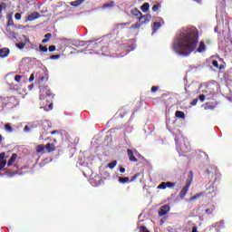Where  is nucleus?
<instances>
[{
    "label": "nucleus",
    "instance_id": "26",
    "mask_svg": "<svg viewBox=\"0 0 232 232\" xmlns=\"http://www.w3.org/2000/svg\"><path fill=\"white\" fill-rule=\"evenodd\" d=\"M5 130L7 132L12 133L13 132V128L11 127L10 123H6L5 126Z\"/></svg>",
    "mask_w": 232,
    "mask_h": 232
},
{
    "label": "nucleus",
    "instance_id": "7",
    "mask_svg": "<svg viewBox=\"0 0 232 232\" xmlns=\"http://www.w3.org/2000/svg\"><path fill=\"white\" fill-rule=\"evenodd\" d=\"M150 19H151L150 14H145L143 16H140V19H138V21H140L141 24L145 25L150 23Z\"/></svg>",
    "mask_w": 232,
    "mask_h": 232
},
{
    "label": "nucleus",
    "instance_id": "6",
    "mask_svg": "<svg viewBox=\"0 0 232 232\" xmlns=\"http://www.w3.org/2000/svg\"><path fill=\"white\" fill-rule=\"evenodd\" d=\"M170 211V206L169 205H163L159 209V217H164Z\"/></svg>",
    "mask_w": 232,
    "mask_h": 232
},
{
    "label": "nucleus",
    "instance_id": "28",
    "mask_svg": "<svg viewBox=\"0 0 232 232\" xmlns=\"http://www.w3.org/2000/svg\"><path fill=\"white\" fill-rule=\"evenodd\" d=\"M176 187L175 182H166V188H174Z\"/></svg>",
    "mask_w": 232,
    "mask_h": 232
},
{
    "label": "nucleus",
    "instance_id": "54",
    "mask_svg": "<svg viewBox=\"0 0 232 232\" xmlns=\"http://www.w3.org/2000/svg\"><path fill=\"white\" fill-rule=\"evenodd\" d=\"M136 154H137L138 156H140V158L144 159V157L141 156V154H140V152L136 151Z\"/></svg>",
    "mask_w": 232,
    "mask_h": 232
},
{
    "label": "nucleus",
    "instance_id": "44",
    "mask_svg": "<svg viewBox=\"0 0 232 232\" xmlns=\"http://www.w3.org/2000/svg\"><path fill=\"white\" fill-rule=\"evenodd\" d=\"M166 220H167L166 217L161 218V219L160 221V226H162L165 223Z\"/></svg>",
    "mask_w": 232,
    "mask_h": 232
},
{
    "label": "nucleus",
    "instance_id": "21",
    "mask_svg": "<svg viewBox=\"0 0 232 232\" xmlns=\"http://www.w3.org/2000/svg\"><path fill=\"white\" fill-rule=\"evenodd\" d=\"M143 24L140 22H137L136 24H133L129 29H140Z\"/></svg>",
    "mask_w": 232,
    "mask_h": 232
},
{
    "label": "nucleus",
    "instance_id": "10",
    "mask_svg": "<svg viewBox=\"0 0 232 232\" xmlns=\"http://www.w3.org/2000/svg\"><path fill=\"white\" fill-rule=\"evenodd\" d=\"M196 52L199 53L207 52V45L204 41H200L199 45H198Z\"/></svg>",
    "mask_w": 232,
    "mask_h": 232
},
{
    "label": "nucleus",
    "instance_id": "4",
    "mask_svg": "<svg viewBox=\"0 0 232 232\" xmlns=\"http://www.w3.org/2000/svg\"><path fill=\"white\" fill-rule=\"evenodd\" d=\"M214 196L216 195V192H215V189L214 188H211V191H209L208 189H207L205 192H201V193H198L196 194L195 196H193L191 198H190V201H194L198 198H199L200 197L202 196H206V197H208V198H213L214 196H211L213 195ZM211 196V197H210Z\"/></svg>",
    "mask_w": 232,
    "mask_h": 232
},
{
    "label": "nucleus",
    "instance_id": "18",
    "mask_svg": "<svg viewBox=\"0 0 232 232\" xmlns=\"http://www.w3.org/2000/svg\"><path fill=\"white\" fill-rule=\"evenodd\" d=\"M113 6H114V1H110L109 3L102 5L103 9L112 8Z\"/></svg>",
    "mask_w": 232,
    "mask_h": 232
},
{
    "label": "nucleus",
    "instance_id": "22",
    "mask_svg": "<svg viewBox=\"0 0 232 232\" xmlns=\"http://www.w3.org/2000/svg\"><path fill=\"white\" fill-rule=\"evenodd\" d=\"M129 181H130V178L129 177H120L119 178V182L120 183L125 184V183H127Z\"/></svg>",
    "mask_w": 232,
    "mask_h": 232
},
{
    "label": "nucleus",
    "instance_id": "20",
    "mask_svg": "<svg viewBox=\"0 0 232 232\" xmlns=\"http://www.w3.org/2000/svg\"><path fill=\"white\" fill-rule=\"evenodd\" d=\"M150 8V4L149 3H144L141 7L140 10L144 13H147L149 11Z\"/></svg>",
    "mask_w": 232,
    "mask_h": 232
},
{
    "label": "nucleus",
    "instance_id": "9",
    "mask_svg": "<svg viewBox=\"0 0 232 232\" xmlns=\"http://www.w3.org/2000/svg\"><path fill=\"white\" fill-rule=\"evenodd\" d=\"M10 54V49L8 47H4L0 49V58L5 59Z\"/></svg>",
    "mask_w": 232,
    "mask_h": 232
},
{
    "label": "nucleus",
    "instance_id": "48",
    "mask_svg": "<svg viewBox=\"0 0 232 232\" xmlns=\"http://www.w3.org/2000/svg\"><path fill=\"white\" fill-rule=\"evenodd\" d=\"M34 74L32 73L31 76H30V78H29V82H34Z\"/></svg>",
    "mask_w": 232,
    "mask_h": 232
},
{
    "label": "nucleus",
    "instance_id": "12",
    "mask_svg": "<svg viewBox=\"0 0 232 232\" xmlns=\"http://www.w3.org/2000/svg\"><path fill=\"white\" fill-rule=\"evenodd\" d=\"M40 17V14L38 12L32 13L29 16H27V21H35Z\"/></svg>",
    "mask_w": 232,
    "mask_h": 232
},
{
    "label": "nucleus",
    "instance_id": "8",
    "mask_svg": "<svg viewBox=\"0 0 232 232\" xmlns=\"http://www.w3.org/2000/svg\"><path fill=\"white\" fill-rule=\"evenodd\" d=\"M216 210V207L214 204L208 203L207 204V208L205 209L206 215H212Z\"/></svg>",
    "mask_w": 232,
    "mask_h": 232
},
{
    "label": "nucleus",
    "instance_id": "53",
    "mask_svg": "<svg viewBox=\"0 0 232 232\" xmlns=\"http://www.w3.org/2000/svg\"><path fill=\"white\" fill-rule=\"evenodd\" d=\"M44 80L47 81V78H45L44 76H42V77L40 78V81H41V82H44Z\"/></svg>",
    "mask_w": 232,
    "mask_h": 232
},
{
    "label": "nucleus",
    "instance_id": "37",
    "mask_svg": "<svg viewBox=\"0 0 232 232\" xmlns=\"http://www.w3.org/2000/svg\"><path fill=\"white\" fill-rule=\"evenodd\" d=\"M56 51V46L55 45H50L49 46V52H55Z\"/></svg>",
    "mask_w": 232,
    "mask_h": 232
},
{
    "label": "nucleus",
    "instance_id": "13",
    "mask_svg": "<svg viewBox=\"0 0 232 232\" xmlns=\"http://www.w3.org/2000/svg\"><path fill=\"white\" fill-rule=\"evenodd\" d=\"M18 159V155L16 153H13L11 159H9L8 162H7V166L11 167L14 165V163Z\"/></svg>",
    "mask_w": 232,
    "mask_h": 232
},
{
    "label": "nucleus",
    "instance_id": "14",
    "mask_svg": "<svg viewBox=\"0 0 232 232\" xmlns=\"http://www.w3.org/2000/svg\"><path fill=\"white\" fill-rule=\"evenodd\" d=\"M45 150L48 153H52L56 150V148L53 143H48L45 145Z\"/></svg>",
    "mask_w": 232,
    "mask_h": 232
},
{
    "label": "nucleus",
    "instance_id": "49",
    "mask_svg": "<svg viewBox=\"0 0 232 232\" xmlns=\"http://www.w3.org/2000/svg\"><path fill=\"white\" fill-rule=\"evenodd\" d=\"M3 8H5V3H3V4L0 5V14H2Z\"/></svg>",
    "mask_w": 232,
    "mask_h": 232
},
{
    "label": "nucleus",
    "instance_id": "52",
    "mask_svg": "<svg viewBox=\"0 0 232 232\" xmlns=\"http://www.w3.org/2000/svg\"><path fill=\"white\" fill-rule=\"evenodd\" d=\"M120 173H125V169L124 168H121L120 169Z\"/></svg>",
    "mask_w": 232,
    "mask_h": 232
},
{
    "label": "nucleus",
    "instance_id": "35",
    "mask_svg": "<svg viewBox=\"0 0 232 232\" xmlns=\"http://www.w3.org/2000/svg\"><path fill=\"white\" fill-rule=\"evenodd\" d=\"M5 165H6L5 160L0 161V169L2 170L5 168Z\"/></svg>",
    "mask_w": 232,
    "mask_h": 232
},
{
    "label": "nucleus",
    "instance_id": "19",
    "mask_svg": "<svg viewBox=\"0 0 232 232\" xmlns=\"http://www.w3.org/2000/svg\"><path fill=\"white\" fill-rule=\"evenodd\" d=\"M175 115H176V118L178 119L185 120V113L181 111H177Z\"/></svg>",
    "mask_w": 232,
    "mask_h": 232
},
{
    "label": "nucleus",
    "instance_id": "27",
    "mask_svg": "<svg viewBox=\"0 0 232 232\" xmlns=\"http://www.w3.org/2000/svg\"><path fill=\"white\" fill-rule=\"evenodd\" d=\"M167 188V183L166 182H161L160 185L157 187L158 189H166Z\"/></svg>",
    "mask_w": 232,
    "mask_h": 232
},
{
    "label": "nucleus",
    "instance_id": "43",
    "mask_svg": "<svg viewBox=\"0 0 232 232\" xmlns=\"http://www.w3.org/2000/svg\"><path fill=\"white\" fill-rule=\"evenodd\" d=\"M159 90V86H152L151 87V92H156Z\"/></svg>",
    "mask_w": 232,
    "mask_h": 232
},
{
    "label": "nucleus",
    "instance_id": "34",
    "mask_svg": "<svg viewBox=\"0 0 232 232\" xmlns=\"http://www.w3.org/2000/svg\"><path fill=\"white\" fill-rule=\"evenodd\" d=\"M21 17H22V15H21L20 13H16L15 15H14V18H15L16 21H20Z\"/></svg>",
    "mask_w": 232,
    "mask_h": 232
},
{
    "label": "nucleus",
    "instance_id": "24",
    "mask_svg": "<svg viewBox=\"0 0 232 232\" xmlns=\"http://www.w3.org/2000/svg\"><path fill=\"white\" fill-rule=\"evenodd\" d=\"M212 65L214 66V67H216L217 69H218V70H223V65H218V61H213L212 62Z\"/></svg>",
    "mask_w": 232,
    "mask_h": 232
},
{
    "label": "nucleus",
    "instance_id": "29",
    "mask_svg": "<svg viewBox=\"0 0 232 232\" xmlns=\"http://www.w3.org/2000/svg\"><path fill=\"white\" fill-rule=\"evenodd\" d=\"M6 25H7V27L14 26V21H13L12 16H11V17H8V21H7Z\"/></svg>",
    "mask_w": 232,
    "mask_h": 232
},
{
    "label": "nucleus",
    "instance_id": "47",
    "mask_svg": "<svg viewBox=\"0 0 232 232\" xmlns=\"http://www.w3.org/2000/svg\"><path fill=\"white\" fill-rule=\"evenodd\" d=\"M5 157V152H0V160H3Z\"/></svg>",
    "mask_w": 232,
    "mask_h": 232
},
{
    "label": "nucleus",
    "instance_id": "56",
    "mask_svg": "<svg viewBox=\"0 0 232 232\" xmlns=\"http://www.w3.org/2000/svg\"><path fill=\"white\" fill-rule=\"evenodd\" d=\"M3 141V136L0 134V142Z\"/></svg>",
    "mask_w": 232,
    "mask_h": 232
},
{
    "label": "nucleus",
    "instance_id": "31",
    "mask_svg": "<svg viewBox=\"0 0 232 232\" xmlns=\"http://www.w3.org/2000/svg\"><path fill=\"white\" fill-rule=\"evenodd\" d=\"M61 58V55L60 54H52L51 56H50V59L51 60H58V59H60Z\"/></svg>",
    "mask_w": 232,
    "mask_h": 232
},
{
    "label": "nucleus",
    "instance_id": "1",
    "mask_svg": "<svg viewBox=\"0 0 232 232\" xmlns=\"http://www.w3.org/2000/svg\"><path fill=\"white\" fill-rule=\"evenodd\" d=\"M198 40L199 37L197 33L186 28L180 33L179 41L172 44V51L176 52L179 55L188 57L197 48Z\"/></svg>",
    "mask_w": 232,
    "mask_h": 232
},
{
    "label": "nucleus",
    "instance_id": "30",
    "mask_svg": "<svg viewBox=\"0 0 232 232\" xmlns=\"http://www.w3.org/2000/svg\"><path fill=\"white\" fill-rule=\"evenodd\" d=\"M40 52L46 53L48 51L47 46L40 44L39 45Z\"/></svg>",
    "mask_w": 232,
    "mask_h": 232
},
{
    "label": "nucleus",
    "instance_id": "51",
    "mask_svg": "<svg viewBox=\"0 0 232 232\" xmlns=\"http://www.w3.org/2000/svg\"><path fill=\"white\" fill-rule=\"evenodd\" d=\"M59 133V130H52L51 131V135H55V134H58Z\"/></svg>",
    "mask_w": 232,
    "mask_h": 232
},
{
    "label": "nucleus",
    "instance_id": "57",
    "mask_svg": "<svg viewBox=\"0 0 232 232\" xmlns=\"http://www.w3.org/2000/svg\"><path fill=\"white\" fill-rule=\"evenodd\" d=\"M218 179V178H216V179H214L213 183H217Z\"/></svg>",
    "mask_w": 232,
    "mask_h": 232
},
{
    "label": "nucleus",
    "instance_id": "25",
    "mask_svg": "<svg viewBox=\"0 0 232 232\" xmlns=\"http://www.w3.org/2000/svg\"><path fill=\"white\" fill-rule=\"evenodd\" d=\"M116 166H117V161H116V160L111 161V162L108 164V168H109L110 169H113Z\"/></svg>",
    "mask_w": 232,
    "mask_h": 232
},
{
    "label": "nucleus",
    "instance_id": "45",
    "mask_svg": "<svg viewBox=\"0 0 232 232\" xmlns=\"http://www.w3.org/2000/svg\"><path fill=\"white\" fill-rule=\"evenodd\" d=\"M44 37H45V39L50 40V39L52 38V34H51V33H48V34H46Z\"/></svg>",
    "mask_w": 232,
    "mask_h": 232
},
{
    "label": "nucleus",
    "instance_id": "32",
    "mask_svg": "<svg viewBox=\"0 0 232 232\" xmlns=\"http://www.w3.org/2000/svg\"><path fill=\"white\" fill-rule=\"evenodd\" d=\"M46 104H49V105H48V108H49V109H45V111H52L53 108V102H49L47 103V102H46Z\"/></svg>",
    "mask_w": 232,
    "mask_h": 232
},
{
    "label": "nucleus",
    "instance_id": "38",
    "mask_svg": "<svg viewBox=\"0 0 232 232\" xmlns=\"http://www.w3.org/2000/svg\"><path fill=\"white\" fill-rule=\"evenodd\" d=\"M198 99L196 98V99H194V100L190 102V104H191L192 106H195V105L198 104Z\"/></svg>",
    "mask_w": 232,
    "mask_h": 232
},
{
    "label": "nucleus",
    "instance_id": "46",
    "mask_svg": "<svg viewBox=\"0 0 232 232\" xmlns=\"http://www.w3.org/2000/svg\"><path fill=\"white\" fill-rule=\"evenodd\" d=\"M30 130L31 128L28 125L24 126V132H30Z\"/></svg>",
    "mask_w": 232,
    "mask_h": 232
},
{
    "label": "nucleus",
    "instance_id": "61",
    "mask_svg": "<svg viewBox=\"0 0 232 232\" xmlns=\"http://www.w3.org/2000/svg\"><path fill=\"white\" fill-rule=\"evenodd\" d=\"M46 107H40V109H45Z\"/></svg>",
    "mask_w": 232,
    "mask_h": 232
},
{
    "label": "nucleus",
    "instance_id": "60",
    "mask_svg": "<svg viewBox=\"0 0 232 232\" xmlns=\"http://www.w3.org/2000/svg\"><path fill=\"white\" fill-rule=\"evenodd\" d=\"M214 31H216V32H217V31H218V28L216 27V28L214 29Z\"/></svg>",
    "mask_w": 232,
    "mask_h": 232
},
{
    "label": "nucleus",
    "instance_id": "11",
    "mask_svg": "<svg viewBox=\"0 0 232 232\" xmlns=\"http://www.w3.org/2000/svg\"><path fill=\"white\" fill-rule=\"evenodd\" d=\"M128 159L131 162L137 163L138 159L133 155V151L130 149H127Z\"/></svg>",
    "mask_w": 232,
    "mask_h": 232
},
{
    "label": "nucleus",
    "instance_id": "33",
    "mask_svg": "<svg viewBox=\"0 0 232 232\" xmlns=\"http://www.w3.org/2000/svg\"><path fill=\"white\" fill-rule=\"evenodd\" d=\"M198 98H199V100L201 101V102H204L206 100V95L205 94H200L199 96H198Z\"/></svg>",
    "mask_w": 232,
    "mask_h": 232
},
{
    "label": "nucleus",
    "instance_id": "15",
    "mask_svg": "<svg viewBox=\"0 0 232 232\" xmlns=\"http://www.w3.org/2000/svg\"><path fill=\"white\" fill-rule=\"evenodd\" d=\"M46 147L45 145L40 144L36 147V152L40 154L45 153Z\"/></svg>",
    "mask_w": 232,
    "mask_h": 232
},
{
    "label": "nucleus",
    "instance_id": "36",
    "mask_svg": "<svg viewBox=\"0 0 232 232\" xmlns=\"http://www.w3.org/2000/svg\"><path fill=\"white\" fill-rule=\"evenodd\" d=\"M140 176V173L135 174L134 176H132L130 181H131V182L134 181V180L137 179Z\"/></svg>",
    "mask_w": 232,
    "mask_h": 232
},
{
    "label": "nucleus",
    "instance_id": "23",
    "mask_svg": "<svg viewBox=\"0 0 232 232\" xmlns=\"http://www.w3.org/2000/svg\"><path fill=\"white\" fill-rule=\"evenodd\" d=\"M15 46L17 47V49L23 50V49L25 48L26 43L20 42V43H17V44H15Z\"/></svg>",
    "mask_w": 232,
    "mask_h": 232
},
{
    "label": "nucleus",
    "instance_id": "55",
    "mask_svg": "<svg viewBox=\"0 0 232 232\" xmlns=\"http://www.w3.org/2000/svg\"><path fill=\"white\" fill-rule=\"evenodd\" d=\"M192 232H198V228L197 227H193Z\"/></svg>",
    "mask_w": 232,
    "mask_h": 232
},
{
    "label": "nucleus",
    "instance_id": "2",
    "mask_svg": "<svg viewBox=\"0 0 232 232\" xmlns=\"http://www.w3.org/2000/svg\"><path fill=\"white\" fill-rule=\"evenodd\" d=\"M192 180H193V171L190 170V172H188V176L186 180V185L183 187L182 190H180L179 192V196L180 199H183L186 194H188Z\"/></svg>",
    "mask_w": 232,
    "mask_h": 232
},
{
    "label": "nucleus",
    "instance_id": "39",
    "mask_svg": "<svg viewBox=\"0 0 232 232\" xmlns=\"http://www.w3.org/2000/svg\"><path fill=\"white\" fill-rule=\"evenodd\" d=\"M140 232H150V230H148L146 227H140Z\"/></svg>",
    "mask_w": 232,
    "mask_h": 232
},
{
    "label": "nucleus",
    "instance_id": "42",
    "mask_svg": "<svg viewBox=\"0 0 232 232\" xmlns=\"http://www.w3.org/2000/svg\"><path fill=\"white\" fill-rule=\"evenodd\" d=\"M130 24H131L130 22L125 23V24H118L117 27L130 25Z\"/></svg>",
    "mask_w": 232,
    "mask_h": 232
},
{
    "label": "nucleus",
    "instance_id": "58",
    "mask_svg": "<svg viewBox=\"0 0 232 232\" xmlns=\"http://www.w3.org/2000/svg\"><path fill=\"white\" fill-rule=\"evenodd\" d=\"M53 142L56 143L57 142L56 139H54V140H53Z\"/></svg>",
    "mask_w": 232,
    "mask_h": 232
},
{
    "label": "nucleus",
    "instance_id": "50",
    "mask_svg": "<svg viewBox=\"0 0 232 232\" xmlns=\"http://www.w3.org/2000/svg\"><path fill=\"white\" fill-rule=\"evenodd\" d=\"M48 42H50V40H49L48 38H44V39L42 40V43H43V44H45V43H48Z\"/></svg>",
    "mask_w": 232,
    "mask_h": 232
},
{
    "label": "nucleus",
    "instance_id": "16",
    "mask_svg": "<svg viewBox=\"0 0 232 232\" xmlns=\"http://www.w3.org/2000/svg\"><path fill=\"white\" fill-rule=\"evenodd\" d=\"M131 14L139 20L140 17L144 16L142 15L141 12L138 9L135 8L134 10H132Z\"/></svg>",
    "mask_w": 232,
    "mask_h": 232
},
{
    "label": "nucleus",
    "instance_id": "5",
    "mask_svg": "<svg viewBox=\"0 0 232 232\" xmlns=\"http://www.w3.org/2000/svg\"><path fill=\"white\" fill-rule=\"evenodd\" d=\"M157 22L153 23L152 31L156 33L165 23L162 17H157Z\"/></svg>",
    "mask_w": 232,
    "mask_h": 232
},
{
    "label": "nucleus",
    "instance_id": "59",
    "mask_svg": "<svg viewBox=\"0 0 232 232\" xmlns=\"http://www.w3.org/2000/svg\"><path fill=\"white\" fill-rule=\"evenodd\" d=\"M214 31H216V32H217V31H218V28L216 27V28L214 29Z\"/></svg>",
    "mask_w": 232,
    "mask_h": 232
},
{
    "label": "nucleus",
    "instance_id": "41",
    "mask_svg": "<svg viewBox=\"0 0 232 232\" xmlns=\"http://www.w3.org/2000/svg\"><path fill=\"white\" fill-rule=\"evenodd\" d=\"M21 79H22L21 75L14 76V81L17 82H20Z\"/></svg>",
    "mask_w": 232,
    "mask_h": 232
},
{
    "label": "nucleus",
    "instance_id": "3",
    "mask_svg": "<svg viewBox=\"0 0 232 232\" xmlns=\"http://www.w3.org/2000/svg\"><path fill=\"white\" fill-rule=\"evenodd\" d=\"M53 98V97L51 89L44 87L40 90V101H46L48 104L51 102Z\"/></svg>",
    "mask_w": 232,
    "mask_h": 232
},
{
    "label": "nucleus",
    "instance_id": "17",
    "mask_svg": "<svg viewBox=\"0 0 232 232\" xmlns=\"http://www.w3.org/2000/svg\"><path fill=\"white\" fill-rule=\"evenodd\" d=\"M84 2H85V0H75V1H72L71 3V5L73 6V7H77V6L81 5Z\"/></svg>",
    "mask_w": 232,
    "mask_h": 232
},
{
    "label": "nucleus",
    "instance_id": "40",
    "mask_svg": "<svg viewBox=\"0 0 232 232\" xmlns=\"http://www.w3.org/2000/svg\"><path fill=\"white\" fill-rule=\"evenodd\" d=\"M159 7H160L159 5H154L152 6V11H153V12H158Z\"/></svg>",
    "mask_w": 232,
    "mask_h": 232
}]
</instances>
